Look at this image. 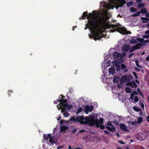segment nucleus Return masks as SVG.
<instances>
[{
    "instance_id": "obj_1",
    "label": "nucleus",
    "mask_w": 149,
    "mask_h": 149,
    "mask_svg": "<svg viewBox=\"0 0 149 149\" xmlns=\"http://www.w3.org/2000/svg\"><path fill=\"white\" fill-rule=\"evenodd\" d=\"M87 16V18L88 20V24L89 26L87 27L92 30L97 31L95 33H93L91 36L93 39L95 41L98 40H100L102 38L103 32L101 30L102 26L105 25L106 22L104 18H102L100 21L97 20L96 19L93 17V14L91 13L88 14L87 12H84L83 15L79 18L80 20L83 19H86V17Z\"/></svg>"
},
{
    "instance_id": "obj_2",
    "label": "nucleus",
    "mask_w": 149,
    "mask_h": 149,
    "mask_svg": "<svg viewBox=\"0 0 149 149\" xmlns=\"http://www.w3.org/2000/svg\"><path fill=\"white\" fill-rule=\"evenodd\" d=\"M78 119L80 123L82 124H88L91 126H96L97 127H99L100 124H102L104 123V119L102 118H100L99 120L95 118L93 115H90L88 117H86L85 118L83 116H80Z\"/></svg>"
},
{
    "instance_id": "obj_3",
    "label": "nucleus",
    "mask_w": 149,
    "mask_h": 149,
    "mask_svg": "<svg viewBox=\"0 0 149 149\" xmlns=\"http://www.w3.org/2000/svg\"><path fill=\"white\" fill-rule=\"evenodd\" d=\"M67 99H58L57 100H54V103L56 104L57 102H59L60 103L57 105V107L59 111L61 109V112H64L67 110H70L72 108V105H69L67 103Z\"/></svg>"
},
{
    "instance_id": "obj_4",
    "label": "nucleus",
    "mask_w": 149,
    "mask_h": 149,
    "mask_svg": "<svg viewBox=\"0 0 149 149\" xmlns=\"http://www.w3.org/2000/svg\"><path fill=\"white\" fill-rule=\"evenodd\" d=\"M111 27L113 30H111V32H113L116 31H118L120 33L122 32L124 28L121 27V25L119 24H111Z\"/></svg>"
},
{
    "instance_id": "obj_5",
    "label": "nucleus",
    "mask_w": 149,
    "mask_h": 149,
    "mask_svg": "<svg viewBox=\"0 0 149 149\" xmlns=\"http://www.w3.org/2000/svg\"><path fill=\"white\" fill-rule=\"evenodd\" d=\"M93 105L89 106L88 105L85 106L84 109L85 112L88 114V112H91L93 110Z\"/></svg>"
},
{
    "instance_id": "obj_6",
    "label": "nucleus",
    "mask_w": 149,
    "mask_h": 149,
    "mask_svg": "<svg viewBox=\"0 0 149 149\" xmlns=\"http://www.w3.org/2000/svg\"><path fill=\"white\" fill-rule=\"evenodd\" d=\"M126 85L127 86H130L131 88H136L137 86V85L134 81L128 82L126 84Z\"/></svg>"
},
{
    "instance_id": "obj_7",
    "label": "nucleus",
    "mask_w": 149,
    "mask_h": 149,
    "mask_svg": "<svg viewBox=\"0 0 149 149\" xmlns=\"http://www.w3.org/2000/svg\"><path fill=\"white\" fill-rule=\"evenodd\" d=\"M121 129L125 132H128L129 131V129L127 128V127L123 123H120L119 125Z\"/></svg>"
},
{
    "instance_id": "obj_8",
    "label": "nucleus",
    "mask_w": 149,
    "mask_h": 149,
    "mask_svg": "<svg viewBox=\"0 0 149 149\" xmlns=\"http://www.w3.org/2000/svg\"><path fill=\"white\" fill-rule=\"evenodd\" d=\"M49 143H48L49 145H53L55 142L54 141L55 137L54 136H52L51 135L50 137L49 138Z\"/></svg>"
},
{
    "instance_id": "obj_9",
    "label": "nucleus",
    "mask_w": 149,
    "mask_h": 149,
    "mask_svg": "<svg viewBox=\"0 0 149 149\" xmlns=\"http://www.w3.org/2000/svg\"><path fill=\"white\" fill-rule=\"evenodd\" d=\"M109 71L110 74L113 75L115 73V70L113 67H111L109 69Z\"/></svg>"
},
{
    "instance_id": "obj_10",
    "label": "nucleus",
    "mask_w": 149,
    "mask_h": 149,
    "mask_svg": "<svg viewBox=\"0 0 149 149\" xmlns=\"http://www.w3.org/2000/svg\"><path fill=\"white\" fill-rule=\"evenodd\" d=\"M126 81H127V77L125 76H123L120 80V82L121 84L125 83Z\"/></svg>"
},
{
    "instance_id": "obj_11",
    "label": "nucleus",
    "mask_w": 149,
    "mask_h": 149,
    "mask_svg": "<svg viewBox=\"0 0 149 149\" xmlns=\"http://www.w3.org/2000/svg\"><path fill=\"white\" fill-rule=\"evenodd\" d=\"M122 49L123 52H126L129 50L130 47L128 46L125 45L123 47Z\"/></svg>"
},
{
    "instance_id": "obj_12",
    "label": "nucleus",
    "mask_w": 149,
    "mask_h": 149,
    "mask_svg": "<svg viewBox=\"0 0 149 149\" xmlns=\"http://www.w3.org/2000/svg\"><path fill=\"white\" fill-rule=\"evenodd\" d=\"M106 127L110 131L114 132L116 130V128L114 126L110 127L108 126H106Z\"/></svg>"
},
{
    "instance_id": "obj_13",
    "label": "nucleus",
    "mask_w": 149,
    "mask_h": 149,
    "mask_svg": "<svg viewBox=\"0 0 149 149\" xmlns=\"http://www.w3.org/2000/svg\"><path fill=\"white\" fill-rule=\"evenodd\" d=\"M51 134H44L43 135V139L45 140L48 141V139L50 137Z\"/></svg>"
},
{
    "instance_id": "obj_14",
    "label": "nucleus",
    "mask_w": 149,
    "mask_h": 149,
    "mask_svg": "<svg viewBox=\"0 0 149 149\" xmlns=\"http://www.w3.org/2000/svg\"><path fill=\"white\" fill-rule=\"evenodd\" d=\"M68 126H63L61 127V132H65L68 129Z\"/></svg>"
},
{
    "instance_id": "obj_15",
    "label": "nucleus",
    "mask_w": 149,
    "mask_h": 149,
    "mask_svg": "<svg viewBox=\"0 0 149 149\" xmlns=\"http://www.w3.org/2000/svg\"><path fill=\"white\" fill-rule=\"evenodd\" d=\"M141 19L143 20L142 23H146L148 22L147 21H149V18L148 17H141Z\"/></svg>"
},
{
    "instance_id": "obj_16",
    "label": "nucleus",
    "mask_w": 149,
    "mask_h": 149,
    "mask_svg": "<svg viewBox=\"0 0 149 149\" xmlns=\"http://www.w3.org/2000/svg\"><path fill=\"white\" fill-rule=\"evenodd\" d=\"M142 45L141 43H139L135 45L134 46V47L135 49H136L140 48L142 46Z\"/></svg>"
},
{
    "instance_id": "obj_17",
    "label": "nucleus",
    "mask_w": 149,
    "mask_h": 149,
    "mask_svg": "<svg viewBox=\"0 0 149 149\" xmlns=\"http://www.w3.org/2000/svg\"><path fill=\"white\" fill-rule=\"evenodd\" d=\"M123 30L122 32L121 33V34H131V33L130 31H128L126 30L125 29H124L123 30Z\"/></svg>"
},
{
    "instance_id": "obj_18",
    "label": "nucleus",
    "mask_w": 149,
    "mask_h": 149,
    "mask_svg": "<svg viewBox=\"0 0 149 149\" xmlns=\"http://www.w3.org/2000/svg\"><path fill=\"white\" fill-rule=\"evenodd\" d=\"M120 54L117 52H115L113 54V58L115 59L119 57Z\"/></svg>"
},
{
    "instance_id": "obj_19",
    "label": "nucleus",
    "mask_w": 149,
    "mask_h": 149,
    "mask_svg": "<svg viewBox=\"0 0 149 149\" xmlns=\"http://www.w3.org/2000/svg\"><path fill=\"white\" fill-rule=\"evenodd\" d=\"M115 67L116 68V69L117 71H120L121 69V67L120 65L118 63L115 64Z\"/></svg>"
},
{
    "instance_id": "obj_20",
    "label": "nucleus",
    "mask_w": 149,
    "mask_h": 149,
    "mask_svg": "<svg viewBox=\"0 0 149 149\" xmlns=\"http://www.w3.org/2000/svg\"><path fill=\"white\" fill-rule=\"evenodd\" d=\"M103 6L104 8H106L108 9H111V7L109 6H108L107 3H106L105 2H104V5Z\"/></svg>"
},
{
    "instance_id": "obj_21",
    "label": "nucleus",
    "mask_w": 149,
    "mask_h": 149,
    "mask_svg": "<svg viewBox=\"0 0 149 149\" xmlns=\"http://www.w3.org/2000/svg\"><path fill=\"white\" fill-rule=\"evenodd\" d=\"M141 13H144V14H146L147 13V11L146 10V9L145 8H142L141 10Z\"/></svg>"
},
{
    "instance_id": "obj_22",
    "label": "nucleus",
    "mask_w": 149,
    "mask_h": 149,
    "mask_svg": "<svg viewBox=\"0 0 149 149\" xmlns=\"http://www.w3.org/2000/svg\"><path fill=\"white\" fill-rule=\"evenodd\" d=\"M133 79V77L132 75H129L127 77V81L131 80Z\"/></svg>"
},
{
    "instance_id": "obj_23",
    "label": "nucleus",
    "mask_w": 149,
    "mask_h": 149,
    "mask_svg": "<svg viewBox=\"0 0 149 149\" xmlns=\"http://www.w3.org/2000/svg\"><path fill=\"white\" fill-rule=\"evenodd\" d=\"M145 6V5L144 3H139L137 5V7L139 8H144Z\"/></svg>"
},
{
    "instance_id": "obj_24",
    "label": "nucleus",
    "mask_w": 149,
    "mask_h": 149,
    "mask_svg": "<svg viewBox=\"0 0 149 149\" xmlns=\"http://www.w3.org/2000/svg\"><path fill=\"white\" fill-rule=\"evenodd\" d=\"M125 91L127 93H130L131 91V89L129 87H126L125 88Z\"/></svg>"
},
{
    "instance_id": "obj_25",
    "label": "nucleus",
    "mask_w": 149,
    "mask_h": 149,
    "mask_svg": "<svg viewBox=\"0 0 149 149\" xmlns=\"http://www.w3.org/2000/svg\"><path fill=\"white\" fill-rule=\"evenodd\" d=\"M137 41L135 39H133L131 40L130 41V42L131 44H135L136 43Z\"/></svg>"
},
{
    "instance_id": "obj_26",
    "label": "nucleus",
    "mask_w": 149,
    "mask_h": 149,
    "mask_svg": "<svg viewBox=\"0 0 149 149\" xmlns=\"http://www.w3.org/2000/svg\"><path fill=\"white\" fill-rule=\"evenodd\" d=\"M82 111V109L81 107H80L77 110V111H76V113L77 114H79Z\"/></svg>"
},
{
    "instance_id": "obj_27",
    "label": "nucleus",
    "mask_w": 149,
    "mask_h": 149,
    "mask_svg": "<svg viewBox=\"0 0 149 149\" xmlns=\"http://www.w3.org/2000/svg\"><path fill=\"white\" fill-rule=\"evenodd\" d=\"M133 109L134 110L137 112H139L140 111H141V109L140 108H139L136 107H133Z\"/></svg>"
},
{
    "instance_id": "obj_28",
    "label": "nucleus",
    "mask_w": 149,
    "mask_h": 149,
    "mask_svg": "<svg viewBox=\"0 0 149 149\" xmlns=\"http://www.w3.org/2000/svg\"><path fill=\"white\" fill-rule=\"evenodd\" d=\"M141 14L140 12L139 11L138 12L136 13H134V14L132 15V16L133 17H135L138 16H139L140 15V14Z\"/></svg>"
},
{
    "instance_id": "obj_29",
    "label": "nucleus",
    "mask_w": 149,
    "mask_h": 149,
    "mask_svg": "<svg viewBox=\"0 0 149 149\" xmlns=\"http://www.w3.org/2000/svg\"><path fill=\"white\" fill-rule=\"evenodd\" d=\"M119 80V77H116L114 78L113 79V81L114 83L117 82Z\"/></svg>"
},
{
    "instance_id": "obj_30",
    "label": "nucleus",
    "mask_w": 149,
    "mask_h": 149,
    "mask_svg": "<svg viewBox=\"0 0 149 149\" xmlns=\"http://www.w3.org/2000/svg\"><path fill=\"white\" fill-rule=\"evenodd\" d=\"M70 120L71 121H73L74 122H75L77 121V119L76 118L74 117H72L70 118Z\"/></svg>"
},
{
    "instance_id": "obj_31",
    "label": "nucleus",
    "mask_w": 149,
    "mask_h": 149,
    "mask_svg": "<svg viewBox=\"0 0 149 149\" xmlns=\"http://www.w3.org/2000/svg\"><path fill=\"white\" fill-rule=\"evenodd\" d=\"M135 62L136 64V66L139 68H141V65H139V61L137 60H136L135 61Z\"/></svg>"
},
{
    "instance_id": "obj_32",
    "label": "nucleus",
    "mask_w": 149,
    "mask_h": 149,
    "mask_svg": "<svg viewBox=\"0 0 149 149\" xmlns=\"http://www.w3.org/2000/svg\"><path fill=\"white\" fill-rule=\"evenodd\" d=\"M125 1L124 0H121L120 2V4L121 5V6L122 7L125 3Z\"/></svg>"
},
{
    "instance_id": "obj_33",
    "label": "nucleus",
    "mask_w": 149,
    "mask_h": 149,
    "mask_svg": "<svg viewBox=\"0 0 149 149\" xmlns=\"http://www.w3.org/2000/svg\"><path fill=\"white\" fill-rule=\"evenodd\" d=\"M137 121H130V124L133 125H136L138 123Z\"/></svg>"
},
{
    "instance_id": "obj_34",
    "label": "nucleus",
    "mask_w": 149,
    "mask_h": 149,
    "mask_svg": "<svg viewBox=\"0 0 149 149\" xmlns=\"http://www.w3.org/2000/svg\"><path fill=\"white\" fill-rule=\"evenodd\" d=\"M143 118L141 117H139L138 119L137 122L138 123H141L143 121Z\"/></svg>"
},
{
    "instance_id": "obj_35",
    "label": "nucleus",
    "mask_w": 149,
    "mask_h": 149,
    "mask_svg": "<svg viewBox=\"0 0 149 149\" xmlns=\"http://www.w3.org/2000/svg\"><path fill=\"white\" fill-rule=\"evenodd\" d=\"M127 5L128 6H132L133 5V2H132V1L128 2L127 3Z\"/></svg>"
},
{
    "instance_id": "obj_36",
    "label": "nucleus",
    "mask_w": 149,
    "mask_h": 149,
    "mask_svg": "<svg viewBox=\"0 0 149 149\" xmlns=\"http://www.w3.org/2000/svg\"><path fill=\"white\" fill-rule=\"evenodd\" d=\"M64 116L65 117H68L70 116V114L67 111H65L63 114Z\"/></svg>"
},
{
    "instance_id": "obj_37",
    "label": "nucleus",
    "mask_w": 149,
    "mask_h": 149,
    "mask_svg": "<svg viewBox=\"0 0 149 149\" xmlns=\"http://www.w3.org/2000/svg\"><path fill=\"white\" fill-rule=\"evenodd\" d=\"M130 11L132 12H134L137 11V10L133 7H131L130 9Z\"/></svg>"
},
{
    "instance_id": "obj_38",
    "label": "nucleus",
    "mask_w": 149,
    "mask_h": 149,
    "mask_svg": "<svg viewBox=\"0 0 149 149\" xmlns=\"http://www.w3.org/2000/svg\"><path fill=\"white\" fill-rule=\"evenodd\" d=\"M134 101L135 102H138L139 100V99L138 96H135L134 97Z\"/></svg>"
},
{
    "instance_id": "obj_39",
    "label": "nucleus",
    "mask_w": 149,
    "mask_h": 149,
    "mask_svg": "<svg viewBox=\"0 0 149 149\" xmlns=\"http://www.w3.org/2000/svg\"><path fill=\"white\" fill-rule=\"evenodd\" d=\"M135 50V49L134 47V46H133L129 51V52L130 53H131V52L134 51Z\"/></svg>"
},
{
    "instance_id": "obj_40",
    "label": "nucleus",
    "mask_w": 149,
    "mask_h": 149,
    "mask_svg": "<svg viewBox=\"0 0 149 149\" xmlns=\"http://www.w3.org/2000/svg\"><path fill=\"white\" fill-rule=\"evenodd\" d=\"M132 73L133 75L134 76L135 78L136 79H137L138 78V77L137 76V74L136 73V72H133Z\"/></svg>"
},
{
    "instance_id": "obj_41",
    "label": "nucleus",
    "mask_w": 149,
    "mask_h": 149,
    "mask_svg": "<svg viewBox=\"0 0 149 149\" xmlns=\"http://www.w3.org/2000/svg\"><path fill=\"white\" fill-rule=\"evenodd\" d=\"M121 68L123 69H125L126 68V66L124 64H122L121 65Z\"/></svg>"
},
{
    "instance_id": "obj_42",
    "label": "nucleus",
    "mask_w": 149,
    "mask_h": 149,
    "mask_svg": "<svg viewBox=\"0 0 149 149\" xmlns=\"http://www.w3.org/2000/svg\"><path fill=\"white\" fill-rule=\"evenodd\" d=\"M131 94H132L134 95H138V93L136 91H133L132 93Z\"/></svg>"
},
{
    "instance_id": "obj_43",
    "label": "nucleus",
    "mask_w": 149,
    "mask_h": 149,
    "mask_svg": "<svg viewBox=\"0 0 149 149\" xmlns=\"http://www.w3.org/2000/svg\"><path fill=\"white\" fill-rule=\"evenodd\" d=\"M99 127H100V128L102 130L104 129L105 128L104 126L102 124H101L100 125Z\"/></svg>"
},
{
    "instance_id": "obj_44",
    "label": "nucleus",
    "mask_w": 149,
    "mask_h": 149,
    "mask_svg": "<svg viewBox=\"0 0 149 149\" xmlns=\"http://www.w3.org/2000/svg\"><path fill=\"white\" fill-rule=\"evenodd\" d=\"M118 143H120V144H123V145L125 144V142L123 141L122 140H118Z\"/></svg>"
},
{
    "instance_id": "obj_45",
    "label": "nucleus",
    "mask_w": 149,
    "mask_h": 149,
    "mask_svg": "<svg viewBox=\"0 0 149 149\" xmlns=\"http://www.w3.org/2000/svg\"><path fill=\"white\" fill-rule=\"evenodd\" d=\"M143 38H149V34H147L145 36H144L143 37Z\"/></svg>"
},
{
    "instance_id": "obj_46",
    "label": "nucleus",
    "mask_w": 149,
    "mask_h": 149,
    "mask_svg": "<svg viewBox=\"0 0 149 149\" xmlns=\"http://www.w3.org/2000/svg\"><path fill=\"white\" fill-rule=\"evenodd\" d=\"M137 91L138 92V93H139L141 95H142V96H143V95H142V92L140 91V89H139V88H138L137 89Z\"/></svg>"
},
{
    "instance_id": "obj_47",
    "label": "nucleus",
    "mask_w": 149,
    "mask_h": 149,
    "mask_svg": "<svg viewBox=\"0 0 149 149\" xmlns=\"http://www.w3.org/2000/svg\"><path fill=\"white\" fill-rule=\"evenodd\" d=\"M136 40L138 41L141 42L142 40H144L143 39L140 38H136Z\"/></svg>"
},
{
    "instance_id": "obj_48",
    "label": "nucleus",
    "mask_w": 149,
    "mask_h": 149,
    "mask_svg": "<svg viewBox=\"0 0 149 149\" xmlns=\"http://www.w3.org/2000/svg\"><path fill=\"white\" fill-rule=\"evenodd\" d=\"M60 96H61V97L62 98L61 99H64V98H65V96L61 94L60 96H59L58 97L59 98H61V97H60Z\"/></svg>"
},
{
    "instance_id": "obj_49",
    "label": "nucleus",
    "mask_w": 149,
    "mask_h": 149,
    "mask_svg": "<svg viewBox=\"0 0 149 149\" xmlns=\"http://www.w3.org/2000/svg\"><path fill=\"white\" fill-rule=\"evenodd\" d=\"M107 124L108 125H109V126H112V124L111 123V122L110 121H108V122L107 123Z\"/></svg>"
},
{
    "instance_id": "obj_50",
    "label": "nucleus",
    "mask_w": 149,
    "mask_h": 149,
    "mask_svg": "<svg viewBox=\"0 0 149 149\" xmlns=\"http://www.w3.org/2000/svg\"><path fill=\"white\" fill-rule=\"evenodd\" d=\"M60 123L61 125H62L63 124V123H64L63 120H60Z\"/></svg>"
},
{
    "instance_id": "obj_51",
    "label": "nucleus",
    "mask_w": 149,
    "mask_h": 149,
    "mask_svg": "<svg viewBox=\"0 0 149 149\" xmlns=\"http://www.w3.org/2000/svg\"><path fill=\"white\" fill-rule=\"evenodd\" d=\"M104 132L107 134L109 135L110 134L109 132L107 130H104Z\"/></svg>"
},
{
    "instance_id": "obj_52",
    "label": "nucleus",
    "mask_w": 149,
    "mask_h": 149,
    "mask_svg": "<svg viewBox=\"0 0 149 149\" xmlns=\"http://www.w3.org/2000/svg\"><path fill=\"white\" fill-rule=\"evenodd\" d=\"M136 1L137 3H141V2H142V0H136Z\"/></svg>"
},
{
    "instance_id": "obj_53",
    "label": "nucleus",
    "mask_w": 149,
    "mask_h": 149,
    "mask_svg": "<svg viewBox=\"0 0 149 149\" xmlns=\"http://www.w3.org/2000/svg\"><path fill=\"white\" fill-rule=\"evenodd\" d=\"M134 95H133L131 94L130 95V98L131 100H133L134 99Z\"/></svg>"
},
{
    "instance_id": "obj_54",
    "label": "nucleus",
    "mask_w": 149,
    "mask_h": 149,
    "mask_svg": "<svg viewBox=\"0 0 149 149\" xmlns=\"http://www.w3.org/2000/svg\"><path fill=\"white\" fill-rule=\"evenodd\" d=\"M141 106L142 108L144 109V105L143 104L142 102H141Z\"/></svg>"
},
{
    "instance_id": "obj_55",
    "label": "nucleus",
    "mask_w": 149,
    "mask_h": 149,
    "mask_svg": "<svg viewBox=\"0 0 149 149\" xmlns=\"http://www.w3.org/2000/svg\"><path fill=\"white\" fill-rule=\"evenodd\" d=\"M85 131L84 130H80L79 131V133H82L83 132H84Z\"/></svg>"
},
{
    "instance_id": "obj_56",
    "label": "nucleus",
    "mask_w": 149,
    "mask_h": 149,
    "mask_svg": "<svg viewBox=\"0 0 149 149\" xmlns=\"http://www.w3.org/2000/svg\"><path fill=\"white\" fill-rule=\"evenodd\" d=\"M134 54V53H132L131 54H130L128 56V57L129 58H131L132 56Z\"/></svg>"
},
{
    "instance_id": "obj_57",
    "label": "nucleus",
    "mask_w": 149,
    "mask_h": 149,
    "mask_svg": "<svg viewBox=\"0 0 149 149\" xmlns=\"http://www.w3.org/2000/svg\"><path fill=\"white\" fill-rule=\"evenodd\" d=\"M146 34H149V30H148L146 31Z\"/></svg>"
},
{
    "instance_id": "obj_58",
    "label": "nucleus",
    "mask_w": 149,
    "mask_h": 149,
    "mask_svg": "<svg viewBox=\"0 0 149 149\" xmlns=\"http://www.w3.org/2000/svg\"><path fill=\"white\" fill-rule=\"evenodd\" d=\"M72 149H81V148L80 147H78L77 148H72Z\"/></svg>"
},
{
    "instance_id": "obj_59",
    "label": "nucleus",
    "mask_w": 149,
    "mask_h": 149,
    "mask_svg": "<svg viewBox=\"0 0 149 149\" xmlns=\"http://www.w3.org/2000/svg\"><path fill=\"white\" fill-rule=\"evenodd\" d=\"M135 70L136 71H140V70H140V69H138V68H136H136H135Z\"/></svg>"
},
{
    "instance_id": "obj_60",
    "label": "nucleus",
    "mask_w": 149,
    "mask_h": 149,
    "mask_svg": "<svg viewBox=\"0 0 149 149\" xmlns=\"http://www.w3.org/2000/svg\"><path fill=\"white\" fill-rule=\"evenodd\" d=\"M145 16L146 17L149 18V13H147L146 14Z\"/></svg>"
},
{
    "instance_id": "obj_61",
    "label": "nucleus",
    "mask_w": 149,
    "mask_h": 149,
    "mask_svg": "<svg viewBox=\"0 0 149 149\" xmlns=\"http://www.w3.org/2000/svg\"><path fill=\"white\" fill-rule=\"evenodd\" d=\"M146 59L147 61H149V56H148V57H146Z\"/></svg>"
},
{
    "instance_id": "obj_62",
    "label": "nucleus",
    "mask_w": 149,
    "mask_h": 149,
    "mask_svg": "<svg viewBox=\"0 0 149 149\" xmlns=\"http://www.w3.org/2000/svg\"><path fill=\"white\" fill-rule=\"evenodd\" d=\"M116 136H118V137H120V136L119 135V133L118 132L117 133H116Z\"/></svg>"
},
{
    "instance_id": "obj_63",
    "label": "nucleus",
    "mask_w": 149,
    "mask_h": 149,
    "mask_svg": "<svg viewBox=\"0 0 149 149\" xmlns=\"http://www.w3.org/2000/svg\"><path fill=\"white\" fill-rule=\"evenodd\" d=\"M61 118V116H60L57 118V120H59Z\"/></svg>"
},
{
    "instance_id": "obj_64",
    "label": "nucleus",
    "mask_w": 149,
    "mask_h": 149,
    "mask_svg": "<svg viewBox=\"0 0 149 149\" xmlns=\"http://www.w3.org/2000/svg\"><path fill=\"white\" fill-rule=\"evenodd\" d=\"M146 118L147 119V121L149 122V116H147Z\"/></svg>"
}]
</instances>
